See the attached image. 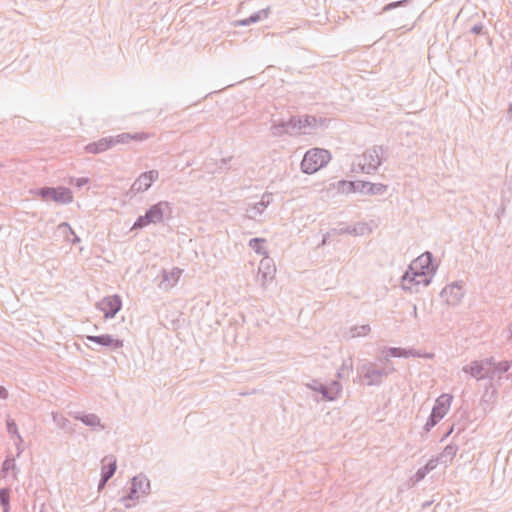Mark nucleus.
I'll use <instances>...</instances> for the list:
<instances>
[{
	"mask_svg": "<svg viewBox=\"0 0 512 512\" xmlns=\"http://www.w3.org/2000/svg\"><path fill=\"white\" fill-rule=\"evenodd\" d=\"M182 270L179 268H173L169 271L164 272L163 274V282L166 287L174 286L179 279L181 278Z\"/></svg>",
	"mask_w": 512,
	"mask_h": 512,
	"instance_id": "nucleus-14",
	"label": "nucleus"
},
{
	"mask_svg": "<svg viewBox=\"0 0 512 512\" xmlns=\"http://www.w3.org/2000/svg\"><path fill=\"white\" fill-rule=\"evenodd\" d=\"M112 146H114V138L107 137V138H102V139H100L96 142H93L91 144H88L85 147V151L87 153L97 154V153L107 151Z\"/></svg>",
	"mask_w": 512,
	"mask_h": 512,
	"instance_id": "nucleus-8",
	"label": "nucleus"
},
{
	"mask_svg": "<svg viewBox=\"0 0 512 512\" xmlns=\"http://www.w3.org/2000/svg\"><path fill=\"white\" fill-rule=\"evenodd\" d=\"M466 371L476 378H483L485 376L484 367L481 363L478 362L470 364Z\"/></svg>",
	"mask_w": 512,
	"mask_h": 512,
	"instance_id": "nucleus-17",
	"label": "nucleus"
},
{
	"mask_svg": "<svg viewBox=\"0 0 512 512\" xmlns=\"http://www.w3.org/2000/svg\"><path fill=\"white\" fill-rule=\"evenodd\" d=\"M331 159L329 151L314 148L307 151L301 162L303 172L312 174L324 167Z\"/></svg>",
	"mask_w": 512,
	"mask_h": 512,
	"instance_id": "nucleus-2",
	"label": "nucleus"
},
{
	"mask_svg": "<svg viewBox=\"0 0 512 512\" xmlns=\"http://www.w3.org/2000/svg\"><path fill=\"white\" fill-rule=\"evenodd\" d=\"M113 138H114V145H116L119 143L125 144V143L130 142L131 140H137V141L145 140L148 138V135L145 133H140V134H135V135H131L129 133H123V134L117 135L116 137H113Z\"/></svg>",
	"mask_w": 512,
	"mask_h": 512,
	"instance_id": "nucleus-15",
	"label": "nucleus"
},
{
	"mask_svg": "<svg viewBox=\"0 0 512 512\" xmlns=\"http://www.w3.org/2000/svg\"><path fill=\"white\" fill-rule=\"evenodd\" d=\"M157 178V171L151 170L145 172L141 174L139 178L134 182L133 188L136 191H146Z\"/></svg>",
	"mask_w": 512,
	"mask_h": 512,
	"instance_id": "nucleus-7",
	"label": "nucleus"
},
{
	"mask_svg": "<svg viewBox=\"0 0 512 512\" xmlns=\"http://www.w3.org/2000/svg\"><path fill=\"white\" fill-rule=\"evenodd\" d=\"M121 299L119 296H108L98 303V307L104 312L105 318L113 317L121 309Z\"/></svg>",
	"mask_w": 512,
	"mask_h": 512,
	"instance_id": "nucleus-6",
	"label": "nucleus"
},
{
	"mask_svg": "<svg viewBox=\"0 0 512 512\" xmlns=\"http://www.w3.org/2000/svg\"><path fill=\"white\" fill-rule=\"evenodd\" d=\"M392 355L393 356H408V353L407 352H405V353H398L397 349H393L392 350Z\"/></svg>",
	"mask_w": 512,
	"mask_h": 512,
	"instance_id": "nucleus-21",
	"label": "nucleus"
},
{
	"mask_svg": "<svg viewBox=\"0 0 512 512\" xmlns=\"http://www.w3.org/2000/svg\"><path fill=\"white\" fill-rule=\"evenodd\" d=\"M162 206L168 207L167 203H159L154 206H152L145 216L140 217L135 224L133 225V228H142L148 224L151 223H159L163 219V209Z\"/></svg>",
	"mask_w": 512,
	"mask_h": 512,
	"instance_id": "nucleus-4",
	"label": "nucleus"
},
{
	"mask_svg": "<svg viewBox=\"0 0 512 512\" xmlns=\"http://www.w3.org/2000/svg\"><path fill=\"white\" fill-rule=\"evenodd\" d=\"M102 484L104 485L115 473L117 464L116 459L112 456L105 457L102 461Z\"/></svg>",
	"mask_w": 512,
	"mask_h": 512,
	"instance_id": "nucleus-11",
	"label": "nucleus"
},
{
	"mask_svg": "<svg viewBox=\"0 0 512 512\" xmlns=\"http://www.w3.org/2000/svg\"><path fill=\"white\" fill-rule=\"evenodd\" d=\"M441 296L448 304H456L462 297V289L456 284H451L443 289Z\"/></svg>",
	"mask_w": 512,
	"mask_h": 512,
	"instance_id": "nucleus-9",
	"label": "nucleus"
},
{
	"mask_svg": "<svg viewBox=\"0 0 512 512\" xmlns=\"http://www.w3.org/2000/svg\"><path fill=\"white\" fill-rule=\"evenodd\" d=\"M364 184L362 182H352V181H339L336 184H333V188L337 190L340 194H350L353 193L360 188H364Z\"/></svg>",
	"mask_w": 512,
	"mask_h": 512,
	"instance_id": "nucleus-12",
	"label": "nucleus"
},
{
	"mask_svg": "<svg viewBox=\"0 0 512 512\" xmlns=\"http://www.w3.org/2000/svg\"><path fill=\"white\" fill-rule=\"evenodd\" d=\"M137 481H138V478H134V479H133V486H135V485H136Z\"/></svg>",
	"mask_w": 512,
	"mask_h": 512,
	"instance_id": "nucleus-24",
	"label": "nucleus"
},
{
	"mask_svg": "<svg viewBox=\"0 0 512 512\" xmlns=\"http://www.w3.org/2000/svg\"><path fill=\"white\" fill-rule=\"evenodd\" d=\"M434 273L432 257L430 253H424L417 257L409 266L408 271L402 278V286L412 290L417 286L429 284Z\"/></svg>",
	"mask_w": 512,
	"mask_h": 512,
	"instance_id": "nucleus-1",
	"label": "nucleus"
},
{
	"mask_svg": "<svg viewBox=\"0 0 512 512\" xmlns=\"http://www.w3.org/2000/svg\"><path fill=\"white\" fill-rule=\"evenodd\" d=\"M265 242L264 239L254 238L250 241L249 245L252 249H254L258 254H265V251L262 250V244Z\"/></svg>",
	"mask_w": 512,
	"mask_h": 512,
	"instance_id": "nucleus-18",
	"label": "nucleus"
},
{
	"mask_svg": "<svg viewBox=\"0 0 512 512\" xmlns=\"http://www.w3.org/2000/svg\"><path fill=\"white\" fill-rule=\"evenodd\" d=\"M89 341L96 342L102 346L111 347L113 349H119L123 347V341L120 339L113 338L110 335L101 336H87Z\"/></svg>",
	"mask_w": 512,
	"mask_h": 512,
	"instance_id": "nucleus-10",
	"label": "nucleus"
},
{
	"mask_svg": "<svg viewBox=\"0 0 512 512\" xmlns=\"http://www.w3.org/2000/svg\"><path fill=\"white\" fill-rule=\"evenodd\" d=\"M8 428H9V431H11V432H12V431H13V432H14V431H16V425H15L14 423H12V424H10V423H9V424H8Z\"/></svg>",
	"mask_w": 512,
	"mask_h": 512,
	"instance_id": "nucleus-23",
	"label": "nucleus"
},
{
	"mask_svg": "<svg viewBox=\"0 0 512 512\" xmlns=\"http://www.w3.org/2000/svg\"><path fill=\"white\" fill-rule=\"evenodd\" d=\"M37 194L44 201H54L56 203L65 204L72 201L73 196L72 192L68 188L58 187V188H42Z\"/></svg>",
	"mask_w": 512,
	"mask_h": 512,
	"instance_id": "nucleus-3",
	"label": "nucleus"
},
{
	"mask_svg": "<svg viewBox=\"0 0 512 512\" xmlns=\"http://www.w3.org/2000/svg\"><path fill=\"white\" fill-rule=\"evenodd\" d=\"M363 157L365 161L369 160L362 164V169L368 173L380 165V159L375 151L366 152Z\"/></svg>",
	"mask_w": 512,
	"mask_h": 512,
	"instance_id": "nucleus-13",
	"label": "nucleus"
},
{
	"mask_svg": "<svg viewBox=\"0 0 512 512\" xmlns=\"http://www.w3.org/2000/svg\"><path fill=\"white\" fill-rule=\"evenodd\" d=\"M360 331L356 333L357 336H364L369 333L370 328L368 326H361Z\"/></svg>",
	"mask_w": 512,
	"mask_h": 512,
	"instance_id": "nucleus-20",
	"label": "nucleus"
},
{
	"mask_svg": "<svg viewBox=\"0 0 512 512\" xmlns=\"http://www.w3.org/2000/svg\"><path fill=\"white\" fill-rule=\"evenodd\" d=\"M263 269L267 270L266 272L263 273V277H262V281L263 283H265L268 279V277L270 279H272L274 277V274H275V267L269 262V261H262L261 264H260V268H259V273H261L263 271Z\"/></svg>",
	"mask_w": 512,
	"mask_h": 512,
	"instance_id": "nucleus-16",
	"label": "nucleus"
},
{
	"mask_svg": "<svg viewBox=\"0 0 512 512\" xmlns=\"http://www.w3.org/2000/svg\"><path fill=\"white\" fill-rule=\"evenodd\" d=\"M7 395H8V393H7L6 389L4 387L0 386V397L6 398Z\"/></svg>",
	"mask_w": 512,
	"mask_h": 512,
	"instance_id": "nucleus-22",
	"label": "nucleus"
},
{
	"mask_svg": "<svg viewBox=\"0 0 512 512\" xmlns=\"http://www.w3.org/2000/svg\"><path fill=\"white\" fill-rule=\"evenodd\" d=\"M0 502L3 505L5 510H8L9 507V492L5 489L0 490Z\"/></svg>",
	"mask_w": 512,
	"mask_h": 512,
	"instance_id": "nucleus-19",
	"label": "nucleus"
},
{
	"mask_svg": "<svg viewBox=\"0 0 512 512\" xmlns=\"http://www.w3.org/2000/svg\"><path fill=\"white\" fill-rule=\"evenodd\" d=\"M451 402L452 396L449 394H443L436 400L431 413L432 425L436 424L437 421L442 419L447 414Z\"/></svg>",
	"mask_w": 512,
	"mask_h": 512,
	"instance_id": "nucleus-5",
	"label": "nucleus"
}]
</instances>
